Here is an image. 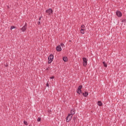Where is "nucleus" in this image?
<instances>
[{"instance_id": "22", "label": "nucleus", "mask_w": 126, "mask_h": 126, "mask_svg": "<svg viewBox=\"0 0 126 126\" xmlns=\"http://www.w3.org/2000/svg\"><path fill=\"white\" fill-rule=\"evenodd\" d=\"M38 25H40V22H38Z\"/></svg>"}, {"instance_id": "10", "label": "nucleus", "mask_w": 126, "mask_h": 126, "mask_svg": "<svg viewBox=\"0 0 126 126\" xmlns=\"http://www.w3.org/2000/svg\"><path fill=\"white\" fill-rule=\"evenodd\" d=\"M63 59L64 62H66L67 61V58L66 57H63Z\"/></svg>"}, {"instance_id": "19", "label": "nucleus", "mask_w": 126, "mask_h": 126, "mask_svg": "<svg viewBox=\"0 0 126 126\" xmlns=\"http://www.w3.org/2000/svg\"><path fill=\"white\" fill-rule=\"evenodd\" d=\"M61 46L63 48V47H65L64 44L63 43H61Z\"/></svg>"}, {"instance_id": "20", "label": "nucleus", "mask_w": 126, "mask_h": 126, "mask_svg": "<svg viewBox=\"0 0 126 126\" xmlns=\"http://www.w3.org/2000/svg\"><path fill=\"white\" fill-rule=\"evenodd\" d=\"M37 122H40L41 121V118L38 117V119H37Z\"/></svg>"}, {"instance_id": "9", "label": "nucleus", "mask_w": 126, "mask_h": 126, "mask_svg": "<svg viewBox=\"0 0 126 126\" xmlns=\"http://www.w3.org/2000/svg\"><path fill=\"white\" fill-rule=\"evenodd\" d=\"M75 114V111L73 109H72L70 111V115H72L73 116V115Z\"/></svg>"}, {"instance_id": "12", "label": "nucleus", "mask_w": 126, "mask_h": 126, "mask_svg": "<svg viewBox=\"0 0 126 126\" xmlns=\"http://www.w3.org/2000/svg\"><path fill=\"white\" fill-rule=\"evenodd\" d=\"M77 92L78 94H81L82 91H81V90L78 89L77 90Z\"/></svg>"}, {"instance_id": "2", "label": "nucleus", "mask_w": 126, "mask_h": 126, "mask_svg": "<svg viewBox=\"0 0 126 126\" xmlns=\"http://www.w3.org/2000/svg\"><path fill=\"white\" fill-rule=\"evenodd\" d=\"M54 56L51 54L48 57V63H51L53 61Z\"/></svg>"}, {"instance_id": "1", "label": "nucleus", "mask_w": 126, "mask_h": 126, "mask_svg": "<svg viewBox=\"0 0 126 126\" xmlns=\"http://www.w3.org/2000/svg\"><path fill=\"white\" fill-rule=\"evenodd\" d=\"M46 13L47 16H52V15L53 14V10L52 9L50 8L49 9L46 10Z\"/></svg>"}, {"instance_id": "17", "label": "nucleus", "mask_w": 126, "mask_h": 126, "mask_svg": "<svg viewBox=\"0 0 126 126\" xmlns=\"http://www.w3.org/2000/svg\"><path fill=\"white\" fill-rule=\"evenodd\" d=\"M82 88V85H80L78 87V90H81V89Z\"/></svg>"}, {"instance_id": "24", "label": "nucleus", "mask_w": 126, "mask_h": 126, "mask_svg": "<svg viewBox=\"0 0 126 126\" xmlns=\"http://www.w3.org/2000/svg\"><path fill=\"white\" fill-rule=\"evenodd\" d=\"M40 19H41V18H39V20H40Z\"/></svg>"}, {"instance_id": "8", "label": "nucleus", "mask_w": 126, "mask_h": 126, "mask_svg": "<svg viewBox=\"0 0 126 126\" xmlns=\"http://www.w3.org/2000/svg\"><path fill=\"white\" fill-rule=\"evenodd\" d=\"M83 94L85 97H87L88 95V92H85V93H83Z\"/></svg>"}, {"instance_id": "14", "label": "nucleus", "mask_w": 126, "mask_h": 126, "mask_svg": "<svg viewBox=\"0 0 126 126\" xmlns=\"http://www.w3.org/2000/svg\"><path fill=\"white\" fill-rule=\"evenodd\" d=\"M83 62L87 63V59L86 58H83Z\"/></svg>"}, {"instance_id": "11", "label": "nucleus", "mask_w": 126, "mask_h": 126, "mask_svg": "<svg viewBox=\"0 0 126 126\" xmlns=\"http://www.w3.org/2000/svg\"><path fill=\"white\" fill-rule=\"evenodd\" d=\"M97 104H98L99 106H102V102H101L100 101H98L97 102Z\"/></svg>"}, {"instance_id": "4", "label": "nucleus", "mask_w": 126, "mask_h": 126, "mask_svg": "<svg viewBox=\"0 0 126 126\" xmlns=\"http://www.w3.org/2000/svg\"><path fill=\"white\" fill-rule=\"evenodd\" d=\"M85 26L84 25H82L81 27L80 32L82 34L85 33Z\"/></svg>"}, {"instance_id": "7", "label": "nucleus", "mask_w": 126, "mask_h": 126, "mask_svg": "<svg viewBox=\"0 0 126 126\" xmlns=\"http://www.w3.org/2000/svg\"><path fill=\"white\" fill-rule=\"evenodd\" d=\"M56 50L58 52H61L62 50V49L61 48V47L60 45H58L57 46Z\"/></svg>"}, {"instance_id": "3", "label": "nucleus", "mask_w": 126, "mask_h": 126, "mask_svg": "<svg viewBox=\"0 0 126 126\" xmlns=\"http://www.w3.org/2000/svg\"><path fill=\"white\" fill-rule=\"evenodd\" d=\"M72 117V114H68V116L66 118V122H69L71 120Z\"/></svg>"}, {"instance_id": "6", "label": "nucleus", "mask_w": 126, "mask_h": 126, "mask_svg": "<svg viewBox=\"0 0 126 126\" xmlns=\"http://www.w3.org/2000/svg\"><path fill=\"white\" fill-rule=\"evenodd\" d=\"M116 15L118 17H121L122 16V13L121 12V11H117L116 12Z\"/></svg>"}, {"instance_id": "21", "label": "nucleus", "mask_w": 126, "mask_h": 126, "mask_svg": "<svg viewBox=\"0 0 126 126\" xmlns=\"http://www.w3.org/2000/svg\"><path fill=\"white\" fill-rule=\"evenodd\" d=\"M50 79H54V76H52V77H50Z\"/></svg>"}, {"instance_id": "5", "label": "nucleus", "mask_w": 126, "mask_h": 126, "mask_svg": "<svg viewBox=\"0 0 126 126\" xmlns=\"http://www.w3.org/2000/svg\"><path fill=\"white\" fill-rule=\"evenodd\" d=\"M27 27V23L23 26L21 29V30L22 31V32H25L26 31Z\"/></svg>"}, {"instance_id": "18", "label": "nucleus", "mask_w": 126, "mask_h": 126, "mask_svg": "<svg viewBox=\"0 0 126 126\" xmlns=\"http://www.w3.org/2000/svg\"><path fill=\"white\" fill-rule=\"evenodd\" d=\"M24 124L25 125H26V126H27L28 125V122H27V121H24Z\"/></svg>"}, {"instance_id": "15", "label": "nucleus", "mask_w": 126, "mask_h": 126, "mask_svg": "<svg viewBox=\"0 0 126 126\" xmlns=\"http://www.w3.org/2000/svg\"><path fill=\"white\" fill-rule=\"evenodd\" d=\"M16 28V27L15 26H11L10 28V30H12L13 29H15Z\"/></svg>"}, {"instance_id": "23", "label": "nucleus", "mask_w": 126, "mask_h": 126, "mask_svg": "<svg viewBox=\"0 0 126 126\" xmlns=\"http://www.w3.org/2000/svg\"><path fill=\"white\" fill-rule=\"evenodd\" d=\"M46 86H47V87H49V84H48V83H47Z\"/></svg>"}, {"instance_id": "16", "label": "nucleus", "mask_w": 126, "mask_h": 126, "mask_svg": "<svg viewBox=\"0 0 126 126\" xmlns=\"http://www.w3.org/2000/svg\"><path fill=\"white\" fill-rule=\"evenodd\" d=\"M87 64V62H83V65L84 66H86Z\"/></svg>"}, {"instance_id": "13", "label": "nucleus", "mask_w": 126, "mask_h": 126, "mask_svg": "<svg viewBox=\"0 0 126 126\" xmlns=\"http://www.w3.org/2000/svg\"><path fill=\"white\" fill-rule=\"evenodd\" d=\"M103 64L104 67H107V64H106V63L105 62H103Z\"/></svg>"}]
</instances>
